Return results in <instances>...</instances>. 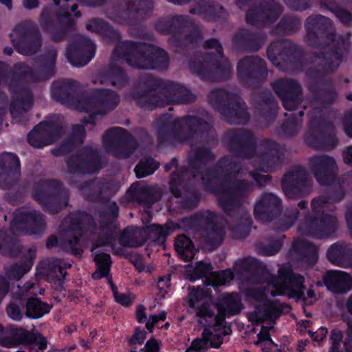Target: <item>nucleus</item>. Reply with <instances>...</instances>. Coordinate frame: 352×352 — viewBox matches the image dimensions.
<instances>
[{
  "instance_id": "obj_1",
  "label": "nucleus",
  "mask_w": 352,
  "mask_h": 352,
  "mask_svg": "<svg viewBox=\"0 0 352 352\" xmlns=\"http://www.w3.org/2000/svg\"><path fill=\"white\" fill-rule=\"evenodd\" d=\"M222 140L236 156L222 157L215 169L204 173L206 164L213 161L214 156L208 147H196L188 155L190 169L182 168L173 173L170 189L176 197H179L182 195L180 188L184 187V182L200 176L204 186L217 195L222 210L236 219L237 223L231 227L233 236L243 239L249 234L250 218L242 204L252 191L254 185L245 179L236 178L245 175L241 167L239 157L250 160L256 170L268 173L281 167L283 153L280 145L270 139L261 141L256 151L254 134L244 129L228 130Z\"/></svg>"
},
{
  "instance_id": "obj_2",
  "label": "nucleus",
  "mask_w": 352,
  "mask_h": 352,
  "mask_svg": "<svg viewBox=\"0 0 352 352\" xmlns=\"http://www.w3.org/2000/svg\"><path fill=\"white\" fill-rule=\"evenodd\" d=\"M305 28L307 41L309 45H320L318 40L326 38L331 42V48H335L334 52H322L321 55L314 56L309 62L305 63L304 69L309 79L308 88L310 91L316 93L318 91L316 80L324 74L333 72L340 65L343 55L347 52L350 46V34L347 33L335 41L331 21L322 15L308 17Z\"/></svg>"
},
{
  "instance_id": "obj_3",
  "label": "nucleus",
  "mask_w": 352,
  "mask_h": 352,
  "mask_svg": "<svg viewBox=\"0 0 352 352\" xmlns=\"http://www.w3.org/2000/svg\"><path fill=\"white\" fill-rule=\"evenodd\" d=\"M158 142L164 143L205 141L212 144L217 141L212 117L201 118L186 116L173 120L169 114L161 116L155 122Z\"/></svg>"
},
{
  "instance_id": "obj_4",
  "label": "nucleus",
  "mask_w": 352,
  "mask_h": 352,
  "mask_svg": "<svg viewBox=\"0 0 352 352\" xmlns=\"http://www.w3.org/2000/svg\"><path fill=\"white\" fill-rule=\"evenodd\" d=\"M57 50L48 47L43 56V63L38 70L34 71L29 65L23 63L14 65L13 72L7 78L10 79L9 89L12 94L10 112L17 116L21 111H26L33 104V96L30 89L23 87V82H36L51 78L55 74V62Z\"/></svg>"
},
{
  "instance_id": "obj_5",
  "label": "nucleus",
  "mask_w": 352,
  "mask_h": 352,
  "mask_svg": "<svg viewBox=\"0 0 352 352\" xmlns=\"http://www.w3.org/2000/svg\"><path fill=\"white\" fill-rule=\"evenodd\" d=\"M101 168V159L98 151L92 148H85L67 161L65 178L69 184L78 188L87 199H98L107 192L109 183L98 179L82 183V178L85 174L94 173Z\"/></svg>"
},
{
  "instance_id": "obj_6",
  "label": "nucleus",
  "mask_w": 352,
  "mask_h": 352,
  "mask_svg": "<svg viewBox=\"0 0 352 352\" xmlns=\"http://www.w3.org/2000/svg\"><path fill=\"white\" fill-rule=\"evenodd\" d=\"M142 94L134 92L133 98L143 108L164 107L170 104H187L195 101L197 96L187 87L172 81H161L152 84Z\"/></svg>"
},
{
  "instance_id": "obj_7",
  "label": "nucleus",
  "mask_w": 352,
  "mask_h": 352,
  "mask_svg": "<svg viewBox=\"0 0 352 352\" xmlns=\"http://www.w3.org/2000/svg\"><path fill=\"white\" fill-rule=\"evenodd\" d=\"M344 196L342 189L331 196L322 195L314 198L311 201V209L314 214L305 217L298 225V231L305 235L316 238L328 237L337 229L338 221L335 216L324 213L322 209L327 204L341 201Z\"/></svg>"
},
{
  "instance_id": "obj_8",
  "label": "nucleus",
  "mask_w": 352,
  "mask_h": 352,
  "mask_svg": "<svg viewBox=\"0 0 352 352\" xmlns=\"http://www.w3.org/2000/svg\"><path fill=\"white\" fill-rule=\"evenodd\" d=\"M120 103L118 94L110 89H97L89 96L82 98L76 104L79 111L90 112L88 118L82 120V124H74L72 127L71 144H80L85 137L84 125L95 124L96 115H105L113 110Z\"/></svg>"
},
{
  "instance_id": "obj_9",
  "label": "nucleus",
  "mask_w": 352,
  "mask_h": 352,
  "mask_svg": "<svg viewBox=\"0 0 352 352\" xmlns=\"http://www.w3.org/2000/svg\"><path fill=\"white\" fill-rule=\"evenodd\" d=\"M120 51L131 66L141 69H165L169 64L167 53L162 48L133 41L120 42L114 50V56Z\"/></svg>"
},
{
  "instance_id": "obj_10",
  "label": "nucleus",
  "mask_w": 352,
  "mask_h": 352,
  "mask_svg": "<svg viewBox=\"0 0 352 352\" xmlns=\"http://www.w3.org/2000/svg\"><path fill=\"white\" fill-rule=\"evenodd\" d=\"M278 274V276L270 275L268 278L267 286L263 287V290H252V296L257 299H263L268 294L273 296L285 295L302 300L314 296L312 289H309L307 294H305L304 277L294 273L290 267L282 266L279 268Z\"/></svg>"
},
{
  "instance_id": "obj_11",
  "label": "nucleus",
  "mask_w": 352,
  "mask_h": 352,
  "mask_svg": "<svg viewBox=\"0 0 352 352\" xmlns=\"http://www.w3.org/2000/svg\"><path fill=\"white\" fill-rule=\"evenodd\" d=\"M67 228L62 234L59 240L52 236L46 241V247L50 249L58 245L66 252H71L76 256L82 253L79 239L85 232H93L95 223L91 215L83 212L70 214L65 220Z\"/></svg>"
},
{
  "instance_id": "obj_12",
  "label": "nucleus",
  "mask_w": 352,
  "mask_h": 352,
  "mask_svg": "<svg viewBox=\"0 0 352 352\" xmlns=\"http://www.w3.org/2000/svg\"><path fill=\"white\" fill-rule=\"evenodd\" d=\"M208 102L230 124H244L249 120L246 104L237 94L216 89L209 94Z\"/></svg>"
},
{
  "instance_id": "obj_13",
  "label": "nucleus",
  "mask_w": 352,
  "mask_h": 352,
  "mask_svg": "<svg viewBox=\"0 0 352 352\" xmlns=\"http://www.w3.org/2000/svg\"><path fill=\"white\" fill-rule=\"evenodd\" d=\"M206 50L214 49L217 55L214 58L212 55L206 54L204 62L192 63L190 69L205 80H212L213 74H216L221 78L227 79L231 75V65L227 58L223 56V49L221 43L216 38L206 41L204 44Z\"/></svg>"
},
{
  "instance_id": "obj_14",
  "label": "nucleus",
  "mask_w": 352,
  "mask_h": 352,
  "mask_svg": "<svg viewBox=\"0 0 352 352\" xmlns=\"http://www.w3.org/2000/svg\"><path fill=\"white\" fill-rule=\"evenodd\" d=\"M153 8L152 0H119L108 15L116 23L133 24L143 19Z\"/></svg>"
},
{
  "instance_id": "obj_15",
  "label": "nucleus",
  "mask_w": 352,
  "mask_h": 352,
  "mask_svg": "<svg viewBox=\"0 0 352 352\" xmlns=\"http://www.w3.org/2000/svg\"><path fill=\"white\" fill-rule=\"evenodd\" d=\"M12 45L21 54L36 53L42 45V38L38 26L32 21H24L16 25L10 33Z\"/></svg>"
},
{
  "instance_id": "obj_16",
  "label": "nucleus",
  "mask_w": 352,
  "mask_h": 352,
  "mask_svg": "<svg viewBox=\"0 0 352 352\" xmlns=\"http://www.w3.org/2000/svg\"><path fill=\"white\" fill-rule=\"evenodd\" d=\"M104 149L118 158H126L135 150L137 144L128 131L120 127L108 129L102 136Z\"/></svg>"
},
{
  "instance_id": "obj_17",
  "label": "nucleus",
  "mask_w": 352,
  "mask_h": 352,
  "mask_svg": "<svg viewBox=\"0 0 352 352\" xmlns=\"http://www.w3.org/2000/svg\"><path fill=\"white\" fill-rule=\"evenodd\" d=\"M237 4L241 10L248 7L246 22L254 25H270L283 12L281 5L274 0L259 6L256 5L254 0H239Z\"/></svg>"
},
{
  "instance_id": "obj_18",
  "label": "nucleus",
  "mask_w": 352,
  "mask_h": 352,
  "mask_svg": "<svg viewBox=\"0 0 352 352\" xmlns=\"http://www.w3.org/2000/svg\"><path fill=\"white\" fill-rule=\"evenodd\" d=\"M281 188L289 198H298L310 194L313 190V182L309 179L307 170L297 166L288 170L281 179Z\"/></svg>"
},
{
  "instance_id": "obj_19",
  "label": "nucleus",
  "mask_w": 352,
  "mask_h": 352,
  "mask_svg": "<svg viewBox=\"0 0 352 352\" xmlns=\"http://www.w3.org/2000/svg\"><path fill=\"white\" fill-rule=\"evenodd\" d=\"M34 199L39 202L44 210L51 214L58 213L68 202L67 192L61 188L57 181H52L34 192Z\"/></svg>"
},
{
  "instance_id": "obj_20",
  "label": "nucleus",
  "mask_w": 352,
  "mask_h": 352,
  "mask_svg": "<svg viewBox=\"0 0 352 352\" xmlns=\"http://www.w3.org/2000/svg\"><path fill=\"white\" fill-rule=\"evenodd\" d=\"M197 217L201 223L206 225L201 233L203 242L209 250L217 249L222 243L226 234L221 218L208 210L197 214Z\"/></svg>"
},
{
  "instance_id": "obj_21",
  "label": "nucleus",
  "mask_w": 352,
  "mask_h": 352,
  "mask_svg": "<svg viewBox=\"0 0 352 352\" xmlns=\"http://www.w3.org/2000/svg\"><path fill=\"white\" fill-rule=\"evenodd\" d=\"M236 75L239 82L246 86L265 80L267 76L266 63L256 56H248L239 60L236 65Z\"/></svg>"
},
{
  "instance_id": "obj_22",
  "label": "nucleus",
  "mask_w": 352,
  "mask_h": 352,
  "mask_svg": "<svg viewBox=\"0 0 352 352\" xmlns=\"http://www.w3.org/2000/svg\"><path fill=\"white\" fill-rule=\"evenodd\" d=\"M34 343L43 351L47 347V340L40 333L30 332L24 329L7 328L0 331V346L12 348L20 344Z\"/></svg>"
},
{
  "instance_id": "obj_23",
  "label": "nucleus",
  "mask_w": 352,
  "mask_h": 352,
  "mask_svg": "<svg viewBox=\"0 0 352 352\" xmlns=\"http://www.w3.org/2000/svg\"><path fill=\"white\" fill-rule=\"evenodd\" d=\"M296 47L292 41L283 39L272 42L267 50L270 60L280 69H296L294 64Z\"/></svg>"
},
{
  "instance_id": "obj_24",
  "label": "nucleus",
  "mask_w": 352,
  "mask_h": 352,
  "mask_svg": "<svg viewBox=\"0 0 352 352\" xmlns=\"http://www.w3.org/2000/svg\"><path fill=\"white\" fill-rule=\"evenodd\" d=\"M63 131L62 124L57 120L41 122L29 133L28 140L32 146L42 148L53 144Z\"/></svg>"
},
{
  "instance_id": "obj_25",
  "label": "nucleus",
  "mask_w": 352,
  "mask_h": 352,
  "mask_svg": "<svg viewBox=\"0 0 352 352\" xmlns=\"http://www.w3.org/2000/svg\"><path fill=\"white\" fill-rule=\"evenodd\" d=\"M308 166L320 185L331 184L337 176L336 162L334 158L329 155H315L310 157L308 160Z\"/></svg>"
},
{
  "instance_id": "obj_26",
  "label": "nucleus",
  "mask_w": 352,
  "mask_h": 352,
  "mask_svg": "<svg viewBox=\"0 0 352 352\" xmlns=\"http://www.w3.org/2000/svg\"><path fill=\"white\" fill-rule=\"evenodd\" d=\"M272 87L287 110L293 111L302 102V89L297 80L278 79L272 83Z\"/></svg>"
},
{
  "instance_id": "obj_27",
  "label": "nucleus",
  "mask_w": 352,
  "mask_h": 352,
  "mask_svg": "<svg viewBox=\"0 0 352 352\" xmlns=\"http://www.w3.org/2000/svg\"><path fill=\"white\" fill-rule=\"evenodd\" d=\"M95 52L96 46L92 41L79 35L75 43L67 47L65 56L72 65L82 67L91 60L94 56Z\"/></svg>"
},
{
  "instance_id": "obj_28",
  "label": "nucleus",
  "mask_w": 352,
  "mask_h": 352,
  "mask_svg": "<svg viewBox=\"0 0 352 352\" xmlns=\"http://www.w3.org/2000/svg\"><path fill=\"white\" fill-rule=\"evenodd\" d=\"M282 208L280 199L271 192L263 193L256 202L254 214L262 222H269L279 214Z\"/></svg>"
},
{
  "instance_id": "obj_29",
  "label": "nucleus",
  "mask_w": 352,
  "mask_h": 352,
  "mask_svg": "<svg viewBox=\"0 0 352 352\" xmlns=\"http://www.w3.org/2000/svg\"><path fill=\"white\" fill-rule=\"evenodd\" d=\"M122 52L120 51L116 56H114V52H113L112 60L108 72L106 74L100 75L97 79L93 80L94 84L98 82L103 85L110 84L118 88L122 87L127 84L128 78L125 72L115 63L116 60H118L120 63H121L122 60L126 62Z\"/></svg>"
},
{
  "instance_id": "obj_30",
  "label": "nucleus",
  "mask_w": 352,
  "mask_h": 352,
  "mask_svg": "<svg viewBox=\"0 0 352 352\" xmlns=\"http://www.w3.org/2000/svg\"><path fill=\"white\" fill-rule=\"evenodd\" d=\"M161 189L156 186L133 184L128 192V197L133 201L150 208L160 200Z\"/></svg>"
},
{
  "instance_id": "obj_31",
  "label": "nucleus",
  "mask_w": 352,
  "mask_h": 352,
  "mask_svg": "<svg viewBox=\"0 0 352 352\" xmlns=\"http://www.w3.org/2000/svg\"><path fill=\"white\" fill-rule=\"evenodd\" d=\"M78 84L70 79H63L55 81L52 85V96L56 100L64 104H72L76 109V104L85 97L75 100L76 94L78 89Z\"/></svg>"
},
{
  "instance_id": "obj_32",
  "label": "nucleus",
  "mask_w": 352,
  "mask_h": 352,
  "mask_svg": "<svg viewBox=\"0 0 352 352\" xmlns=\"http://www.w3.org/2000/svg\"><path fill=\"white\" fill-rule=\"evenodd\" d=\"M324 282L328 289L334 293H346L352 288V277L342 271L327 272Z\"/></svg>"
},
{
  "instance_id": "obj_33",
  "label": "nucleus",
  "mask_w": 352,
  "mask_h": 352,
  "mask_svg": "<svg viewBox=\"0 0 352 352\" xmlns=\"http://www.w3.org/2000/svg\"><path fill=\"white\" fill-rule=\"evenodd\" d=\"M329 261L343 267H352V245L345 243H336L327 252Z\"/></svg>"
},
{
  "instance_id": "obj_34",
  "label": "nucleus",
  "mask_w": 352,
  "mask_h": 352,
  "mask_svg": "<svg viewBox=\"0 0 352 352\" xmlns=\"http://www.w3.org/2000/svg\"><path fill=\"white\" fill-rule=\"evenodd\" d=\"M34 286V283H28L25 285V292H22L23 298H28L26 303L25 315L34 319L39 318L50 312L52 307L46 302H42L38 298L29 297V291Z\"/></svg>"
},
{
  "instance_id": "obj_35",
  "label": "nucleus",
  "mask_w": 352,
  "mask_h": 352,
  "mask_svg": "<svg viewBox=\"0 0 352 352\" xmlns=\"http://www.w3.org/2000/svg\"><path fill=\"white\" fill-rule=\"evenodd\" d=\"M282 309L275 302L267 301L258 306L249 314V319L256 324L261 323L267 320L273 322L280 317Z\"/></svg>"
},
{
  "instance_id": "obj_36",
  "label": "nucleus",
  "mask_w": 352,
  "mask_h": 352,
  "mask_svg": "<svg viewBox=\"0 0 352 352\" xmlns=\"http://www.w3.org/2000/svg\"><path fill=\"white\" fill-rule=\"evenodd\" d=\"M18 222L12 223L13 230L22 228L23 224L31 229L32 233H36L45 228V221L43 215L36 210L25 211L20 214V216L15 219Z\"/></svg>"
},
{
  "instance_id": "obj_37",
  "label": "nucleus",
  "mask_w": 352,
  "mask_h": 352,
  "mask_svg": "<svg viewBox=\"0 0 352 352\" xmlns=\"http://www.w3.org/2000/svg\"><path fill=\"white\" fill-rule=\"evenodd\" d=\"M217 308L218 314L214 318L215 322L217 325H221L226 315H234L241 311V298L237 294H228L223 298L221 303L217 305Z\"/></svg>"
},
{
  "instance_id": "obj_38",
  "label": "nucleus",
  "mask_w": 352,
  "mask_h": 352,
  "mask_svg": "<svg viewBox=\"0 0 352 352\" xmlns=\"http://www.w3.org/2000/svg\"><path fill=\"white\" fill-rule=\"evenodd\" d=\"M322 100L323 99L320 98L314 100L311 102V107L312 109L313 112L311 113H309V116L310 117L311 120L309 131L307 132L305 135V140L309 146H312L313 148L317 150L333 148L336 144V142L335 141L331 146L320 144L318 142V137L316 136V134L318 133V132H320V129L316 126V121L314 119L313 116L314 115L316 116L317 113H319L321 111L322 107H318V104L319 103L320 104V100Z\"/></svg>"
},
{
  "instance_id": "obj_39",
  "label": "nucleus",
  "mask_w": 352,
  "mask_h": 352,
  "mask_svg": "<svg viewBox=\"0 0 352 352\" xmlns=\"http://www.w3.org/2000/svg\"><path fill=\"white\" fill-rule=\"evenodd\" d=\"M189 306L197 308V316L199 318H212L214 316L208 300L206 298L202 289H192L188 294Z\"/></svg>"
},
{
  "instance_id": "obj_40",
  "label": "nucleus",
  "mask_w": 352,
  "mask_h": 352,
  "mask_svg": "<svg viewBox=\"0 0 352 352\" xmlns=\"http://www.w3.org/2000/svg\"><path fill=\"white\" fill-rule=\"evenodd\" d=\"M293 247L302 256V259L309 265H314L318 261V248L305 240L294 241Z\"/></svg>"
},
{
  "instance_id": "obj_41",
  "label": "nucleus",
  "mask_w": 352,
  "mask_h": 352,
  "mask_svg": "<svg viewBox=\"0 0 352 352\" xmlns=\"http://www.w3.org/2000/svg\"><path fill=\"white\" fill-rule=\"evenodd\" d=\"M71 264L60 259L50 258L46 263L45 274L49 277L55 278L58 280H63L67 274V269Z\"/></svg>"
},
{
  "instance_id": "obj_42",
  "label": "nucleus",
  "mask_w": 352,
  "mask_h": 352,
  "mask_svg": "<svg viewBox=\"0 0 352 352\" xmlns=\"http://www.w3.org/2000/svg\"><path fill=\"white\" fill-rule=\"evenodd\" d=\"M175 250L185 261H190L194 257L193 244L191 240L184 235L178 236L175 239Z\"/></svg>"
},
{
  "instance_id": "obj_43",
  "label": "nucleus",
  "mask_w": 352,
  "mask_h": 352,
  "mask_svg": "<svg viewBox=\"0 0 352 352\" xmlns=\"http://www.w3.org/2000/svg\"><path fill=\"white\" fill-rule=\"evenodd\" d=\"M86 28L89 31L98 32L107 36H112L117 41H119L120 38V34L116 30L107 23L98 19L90 21L89 23L87 24Z\"/></svg>"
},
{
  "instance_id": "obj_44",
  "label": "nucleus",
  "mask_w": 352,
  "mask_h": 352,
  "mask_svg": "<svg viewBox=\"0 0 352 352\" xmlns=\"http://www.w3.org/2000/svg\"><path fill=\"white\" fill-rule=\"evenodd\" d=\"M57 20L60 24V32L52 33V40L60 41L64 40L69 31L73 29L74 22L68 12H65L57 15Z\"/></svg>"
},
{
  "instance_id": "obj_45",
  "label": "nucleus",
  "mask_w": 352,
  "mask_h": 352,
  "mask_svg": "<svg viewBox=\"0 0 352 352\" xmlns=\"http://www.w3.org/2000/svg\"><path fill=\"white\" fill-rule=\"evenodd\" d=\"M94 261L97 265V270L92 274L94 279H100L109 274L111 267L110 255L106 253H100L95 256Z\"/></svg>"
},
{
  "instance_id": "obj_46",
  "label": "nucleus",
  "mask_w": 352,
  "mask_h": 352,
  "mask_svg": "<svg viewBox=\"0 0 352 352\" xmlns=\"http://www.w3.org/2000/svg\"><path fill=\"white\" fill-rule=\"evenodd\" d=\"M159 167V163L151 157L140 160L135 167L136 177L142 178L153 174Z\"/></svg>"
},
{
  "instance_id": "obj_47",
  "label": "nucleus",
  "mask_w": 352,
  "mask_h": 352,
  "mask_svg": "<svg viewBox=\"0 0 352 352\" xmlns=\"http://www.w3.org/2000/svg\"><path fill=\"white\" fill-rule=\"evenodd\" d=\"M0 170H14V177L21 171L19 157L12 153H4L0 155Z\"/></svg>"
},
{
  "instance_id": "obj_48",
  "label": "nucleus",
  "mask_w": 352,
  "mask_h": 352,
  "mask_svg": "<svg viewBox=\"0 0 352 352\" xmlns=\"http://www.w3.org/2000/svg\"><path fill=\"white\" fill-rule=\"evenodd\" d=\"M234 278L231 270H226L221 272H212L210 276L207 278L206 285H212L214 287L221 286L228 280H232Z\"/></svg>"
},
{
  "instance_id": "obj_49",
  "label": "nucleus",
  "mask_w": 352,
  "mask_h": 352,
  "mask_svg": "<svg viewBox=\"0 0 352 352\" xmlns=\"http://www.w3.org/2000/svg\"><path fill=\"white\" fill-rule=\"evenodd\" d=\"M14 300L7 307V313L10 318L12 320L19 321L23 317L21 306H22V299L23 296L20 294H15Z\"/></svg>"
},
{
  "instance_id": "obj_50",
  "label": "nucleus",
  "mask_w": 352,
  "mask_h": 352,
  "mask_svg": "<svg viewBox=\"0 0 352 352\" xmlns=\"http://www.w3.org/2000/svg\"><path fill=\"white\" fill-rule=\"evenodd\" d=\"M138 232L126 229L120 236V243L126 248H137L142 245V242L138 239Z\"/></svg>"
},
{
  "instance_id": "obj_51",
  "label": "nucleus",
  "mask_w": 352,
  "mask_h": 352,
  "mask_svg": "<svg viewBox=\"0 0 352 352\" xmlns=\"http://www.w3.org/2000/svg\"><path fill=\"white\" fill-rule=\"evenodd\" d=\"M208 329H204L201 333V338H198L192 340L190 346L186 349V352H206L209 349V344L207 342Z\"/></svg>"
},
{
  "instance_id": "obj_52",
  "label": "nucleus",
  "mask_w": 352,
  "mask_h": 352,
  "mask_svg": "<svg viewBox=\"0 0 352 352\" xmlns=\"http://www.w3.org/2000/svg\"><path fill=\"white\" fill-rule=\"evenodd\" d=\"M20 172L14 177V170H0V186L3 188H10L18 183Z\"/></svg>"
},
{
  "instance_id": "obj_53",
  "label": "nucleus",
  "mask_w": 352,
  "mask_h": 352,
  "mask_svg": "<svg viewBox=\"0 0 352 352\" xmlns=\"http://www.w3.org/2000/svg\"><path fill=\"white\" fill-rule=\"evenodd\" d=\"M300 212L297 208H292L286 210L283 217L280 219L281 228L288 229L293 226L299 216Z\"/></svg>"
},
{
  "instance_id": "obj_54",
  "label": "nucleus",
  "mask_w": 352,
  "mask_h": 352,
  "mask_svg": "<svg viewBox=\"0 0 352 352\" xmlns=\"http://www.w3.org/2000/svg\"><path fill=\"white\" fill-rule=\"evenodd\" d=\"M39 24L43 31L52 33L54 23L51 17V12L49 8L44 7L43 8L39 17Z\"/></svg>"
},
{
  "instance_id": "obj_55",
  "label": "nucleus",
  "mask_w": 352,
  "mask_h": 352,
  "mask_svg": "<svg viewBox=\"0 0 352 352\" xmlns=\"http://www.w3.org/2000/svg\"><path fill=\"white\" fill-rule=\"evenodd\" d=\"M300 24V21L295 17L284 16L278 23V27L285 32L289 33L298 29Z\"/></svg>"
},
{
  "instance_id": "obj_56",
  "label": "nucleus",
  "mask_w": 352,
  "mask_h": 352,
  "mask_svg": "<svg viewBox=\"0 0 352 352\" xmlns=\"http://www.w3.org/2000/svg\"><path fill=\"white\" fill-rule=\"evenodd\" d=\"M184 21V16H177L171 19L159 21L156 24V28L159 31L162 32H171V26L176 25Z\"/></svg>"
},
{
  "instance_id": "obj_57",
  "label": "nucleus",
  "mask_w": 352,
  "mask_h": 352,
  "mask_svg": "<svg viewBox=\"0 0 352 352\" xmlns=\"http://www.w3.org/2000/svg\"><path fill=\"white\" fill-rule=\"evenodd\" d=\"M146 229L149 238L153 241L164 240L168 234L167 229L157 224H152Z\"/></svg>"
},
{
  "instance_id": "obj_58",
  "label": "nucleus",
  "mask_w": 352,
  "mask_h": 352,
  "mask_svg": "<svg viewBox=\"0 0 352 352\" xmlns=\"http://www.w3.org/2000/svg\"><path fill=\"white\" fill-rule=\"evenodd\" d=\"M213 267L211 263H197L193 270L195 278H205L204 283H206L207 278L210 276Z\"/></svg>"
},
{
  "instance_id": "obj_59",
  "label": "nucleus",
  "mask_w": 352,
  "mask_h": 352,
  "mask_svg": "<svg viewBox=\"0 0 352 352\" xmlns=\"http://www.w3.org/2000/svg\"><path fill=\"white\" fill-rule=\"evenodd\" d=\"M30 269L26 264H14L11 265L6 272L9 278L19 280Z\"/></svg>"
},
{
  "instance_id": "obj_60",
  "label": "nucleus",
  "mask_w": 352,
  "mask_h": 352,
  "mask_svg": "<svg viewBox=\"0 0 352 352\" xmlns=\"http://www.w3.org/2000/svg\"><path fill=\"white\" fill-rule=\"evenodd\" d=\"M202 36L200 31L196 28L190 33L186 34L184 38L178 41L179 45L188 46L189 45H193L202 40Z\"/></svg>"
},
{
  "instance_id": "obj_61",
  "label": "nucleus",
  "mask_w": 352,
  "mask_h": 352,
  "mask_svg": "<svg viewBox=\"0 0 352 352\" xmlns=\"http://www.w3.org/2000/svg\"><path fill=\"white\" fill-rule=\"evenodd\" d=\"M242 36L247 41L248 45L251 50L254 51L258 50L265 41V37L263 36H257L254 34H250L246 32H244Z\"/></svg>"
},
{
  "instance_id": "obj_62",
  "label": "nucleus",
  "mask_w": 352,
  "mask_h": 352,
  "mask_svg": "<svg viewBox=\"0 0 352 352\" xmlns=\"http://www.w3.org/2000/svg\"><path fill=\"white\" fill-rule=\"evenodd\" d=\"M301 122L297 120H292L285 122L281 127L283 133L287 136H293L298 133L301 128Z\"/></svg>"
},
{
  "instance_id": "obj_63",
  "label": "nucleus",
  "mask_w": 352,
  "mask_h": 352,
  "mask_svg": "<svg viewBox=\"0 0 352 352\" xmlns=\"http://www.w3.org/2000/svg\"><path fill=\"white\" fill-rule=\"evenodd\" d=\"M342 338L343 335L340 330L335 329L331 331L330 340L331 346L330 348V352H340V346Z\"/></svg>"
},
{
  "instance_id": "obj_64",
  "label": "nucleus",
  "mask_w": 352,
  "mask_h": 352,
  "mask_svg": "<svg viewBox=\"0 0 352 352\" xmlns=\"http://www.w3.org/2000/svg\"><path fill=\"white\" fill-rule=\"evenodd\" d=\"M281 243L278 240L274 241L270 245L258 248V252L263 256H272L279 252Z\"/></svg>"
}]
</instances>
